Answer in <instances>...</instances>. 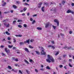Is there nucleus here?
<instances>
[{
  "label": "nucleus",
  "mask_w": 74,
  "mask_h": 74,
  "mask_svg": "<svg viewBox=\"0 0 74 74\" xmlns=\"http://www.w3.org/2000/svg\"><path fill=\"white\" fill-rule=\"evenodd\" d=\"M52 27H53V28L54 29H56V26L52 25Z\"/></svg>",
  "instance_id": "40"
},
{
  "label": "nucleus",
  "mask_w": 74,
  "mask_h": 74,
  "mask_svg": "<svg viewBox=\"0 0 74 74\" xmlns=\"http://www.w3.org/2000/svg\"><path fill=\"white\" fill-rule=\"evenodd\" d=\"M48 59H46V61L49 63H51V62L53 63L54 62V60L53 56H50L49 54L47 55Z\"/></svg>",
  "instance_id": "1"
},
{
  "label": "nucleus",
  "mask_w": 74,
  "mask_h": 74,
  "mask_svg": "<svg viewBox=\"0 0 74 74\" xmlns=\"http://www.w3.org/2000/svg\"><path fill=\"white\" fill-rule=\"evenodd\" d=\"M24 5H29L28 4V3H27L25 2V3H24Z\"/></svg>",
  "instance_id": "37"
},
{
  "label": "nucleus",
  "mask_w": 74,
  "mask_h": 74,
  "mask_svg": "<svg viewBox=\"0 0 74 74\" xmlns=\"http://www.w3.org/2000/svg\"><path fill=\"white\" fill-rule=\"evenodd\" d=\"M13 8H14V9H16V8H17V7H16L15 5H13Z\"/></svg>",
  "instance_id": "20"
},
{
  "label": "nucleus",
  "mask_w": 74,
  "mask_h": 74,
  "mask_svg": "<svg viewBox=\"0 0 74 74\" xmlns=\"http://www.w3.org/2000/svg\"><path fill=\"white\" fill-rule=\"evenodd\" d=\"M13 47V45H11V46L10 45H8V47L9 48H11L12 47Z\"/></svg>",
  "instance_id": "17"
},
{
  "label": "nucleus",
  "mask_w": 74,
  "mask_h": 74,
  "mask_svg": "<svg viewBox=\"0 0 74 74\" xmlns=\"http://www.w3.org/2000/svg\"><path fill=\"white\" fill-rule=\"evenodd\" d=\"M5 33H6V34H8V35H10V33H8V32L7 31Z\"/></svg>",
  "instance_id": "23"
},
{
  "label": "nucleus",
  "mask_w": 74,
  "mask_h": 74,
  "mask_svg": "<svg viewBox=\"0 0 74 74\" xmlns=\"http://www.w3.org/2000/svg\"><path fill=\"white\" fill-rule=\"evenodd\" d=\"M59 51H57V52L55 54V55L56 56H57L58 55V54H59Z\"/></svg>",
  "instance_id": "22"
},
{
  "label": "nucleus",
  "mask_w": 74,
  "mask_h": 74,
  "mask_svg": "<svg viewBox=\"0 0 74 74\" xmlns=\"http://www.w3.org/2000/svg\"><path fill=\"white\" fill-rule=\"evenodd\" d=\"M66 3V1H63L62 2V3H63V5H64V3Z\"/></svg>",
  "instance_id": "33"
},
{
  "label": "nucleus",
  "mask_w": 74,
  "mask_h": 74,
  "mask_svg": "<svg viewBox=\"0 0 74 74\" xmlns=\"http://www.w3.org/2000/svg\"><path fill=\"white\" fill-rule=\"evenodd\" d=\"M24 27H25V28L27 27V25L26 24H24Z\"/></svg>",
  "instance_id": "25"
},
{
  "label": "nucleus",
  "mask_w": 74,
  "mask_h": 74,
  "mask_svg": "<svg viewBox=\"0 0 74 74\" xmlns=\"http://www.w3.org/2000/svg\"><path fill=\"white\" fill-rule=\"evenodd\" d=\"M13 60L15 62H18V59L17 58L15 59L14 58H13Z\"/></svg>",
  "instance_id": "10"
},
{
  "label": "nucleus",
  "mask_w": 74,
  "mask_h": 74,
  "mask_svg": "<svg viewBox=\"0 0 74 74\" xmlns=\"http://www.w3.org/2000/svg\"><path fill=\"white\" fill-rule=\"evenodd\" d=\"M40 70H41L42 71H44V69H43V68H42L41 69H40Z\"/></svg>",
  "instance_id": "61"
},
{
  "label": "nucleus",
  "mask_w": 74,
  "mask_h": 74,
  "mask_svg": "<svg viewBox=\"0 0 74 74\" xmlns=\"http://www.w3.org/2000/svg\"><path fill=\"white\" fill-rule=\"evenodd\" d=\"M72 60L71 59H69V62H72Z\"/></svg>",
  "instance_id": "60"
},
{
  "label": "nucleus",
  "mask_w": 74,
  "mask_h": 74,
  "mask_svg": "<svg viewBox=\"0 0 74 74\" xmlns=\"http://www.w3.org/2000/svg\"><path fill=\"white\" fill-rule=\"evenodd\" d=\"M35 52L36 53H37V55H40V52H39V51H36Z\"/></svg>",
  "instance_id": "18"
},
{
  "label": "nucleus",
  "mask_w": 74,
  "mask_h": 74,
  "mask_svg": "<svg viewBox=\"0 0 74 74\" xmlns=\"http://www.w3.org/2000/svg\"><path fill=\"white\" fill-rule=\"evenodd\" d=\"M44 6H43V7H42L41 10H42V11L43 12L44 11Z\"/></svg>",
  "instance_id": "19"
},
{
  "label": "nucleus",
  "mask_w": 74,
  "mask_h": 74,
  "mask_svg": "<svg viewBox=\"0 0 74 74\" xmlns=\"http://www.w3.org/2000/svg\"><path fill=\"white\" fill-rule=\"evenodd\" d=\"M48 4V3L47 2L45 3H44V5H47Z\"/></svg>",
  "instance_id": "44"
},
{
  "label": "nucleus",
  "mask_w": 74,
  "mask_h": 74,
  "mask_svg": "<svg viewBox=\"0 0 74 74\" xmlns=\"http://www.w3.org/2000/svg\"><path fill=\"white\" fill-rule=\"evenodd\" d=\"M22 36V35H18V37H21Z\"/></svg>",
  "instance_id": "55"
},
{
  "label": "nucleus",
  "mask_w": 74,
  "mask_h": 74,
  "mask_svg": "<svg viewBox=\"0 0 74 74\" xmlns=\"http://www.w3.org/2000/svg\"><path fill=\"white\" fill-rule=\"evenodd\" d=\"M72 6H74V3H72L71 4Z\"/></svg>",
  "instance_id": "57"
},
{
  "label": "nucleus",
  "mask_w": 74,
  "mask_h": 74,
  "mask_svg": "<svg viewBox=\"0 0 74 74\" xmlns=\"http://www.w3.org/2000/svg\"><path fill=\"white\" fill-rule=\"evenodd\" d=\"M60 66V68H62L63 67L62 65H60V66Z\"/></svg>",
  "instance_id": "29"
},
{
  "label": "nucleus",
  "mask_w": 74,
  "mask_h": 74,
  "mask_svg": "<svg viewBox=\"0 0 74 74\" xmlns=\"http://www.w3.org/2000/svg\"><path fill=\"white\" fill-rule=\"evenodd\" d=\"M13 49H16V47H13Z\"/></svg>",
  "instance_id": "64"
},
{
  "label": "nucleus",
  "mask_w": 74,
  "mask_h": 74,
  "mask_svg": "<svg viewBox=\"0 0 74 74\" xmlns=\"http://www.w3.org/2000/svg\"><path fill=\"white\" fill-rule=\"evenodd\" d=\"M42 4V3H39L38 5H39V6H38V8H40L41 7V5Z\"/></svg>",
  "instance_id": "12"
},
{
  "label": "nucleus",
  "mask_w": 74,
  "mask_h": 74,
  "mask_svg": "<svg viewBox=\"0 0 74 74\" xmlns=\"http://www.w3.org/2000/svg\"><path fill=\"white\" fill-rule=\"evenodd\" d=\"M26 72L27 73V74H29V73L28 72L29 71L27 70H26Z\"/></svg>",
  "instance_id": "42"
},
{
  "label": "nucleus",
  "mask_w": 74,
  "mask_h": 74,
  "mask_svg": "<svg viewBox=\"0 0 74 74\" xmlns=\"http://www.w3.org/2000/svg\"><path fill=\"white\" fill-rule=\"evenodd\" d=\"M11 13H13V12H14V11H13V10H11Z\"/></svg>",
  "instance_id": "63"
},
{
  "label": "nucleus",
  "mask_w": 74,
  "mask_h": 74,
  "mask_svg": "<svg viewBox=\"0 0 74 74\" xmlns=\"http://www.w3.org/2000/svg\"><path fill=\"white\" fill-rule=\"evenodd\" d=\"M35 71L37 73L38 72V71L36 69H35Z\"/></svg>",
  "instance_id": "41"
},
{
  "label": "nucleus",
  "mask_w": 74,
  "mask_h": 74,
  "mask_svg": "<svg viewBox=\"0 0 74 74\" xmlns=\"http://www.w3.org/2000/svg\"><path fill=\"white\" fill-rule=\"evenodd\" d=\"M33 62V60L32 59H30L29 60V62Z\"/></svg>",
  "instance_id": "52"
},
{
  "label": "nucleus",
  "mask_w": 74,
  "mask_h": 74,
  "mask_svg": "<svg viewBox=\"0 0 74 74\" xmlns=\"http://www.w3.org/2000/svg\"><path fill=\"white\" fill-rule=\"evenodd\" d=\"M67 48L68 49H71V47H67Z\"/></svg>",
  "instance_id": "36"
},
{
  "label": "nucleus",
  "mask_w": 74,
  "mask_h": 74,
  "mask_svg": "<svg viewBox=\"0 0 74 74\" xmlns=\"http://www.w3.org/2000/svg\"><path fill=\"white\" fill-rule=\"evenodd\" d=\"M36 22V21L35 20L33 21L32 22V24H34V23Z\"/></svg>",
  "instance_id": "49"
},
{
  "label": "nucleus",
  "mask_w": 74,
  "mask_h": 74,
  "mask_svg": "<svg viewBox=\"0 0 74 74\" xmlns=\"http://www.w3.org/2000/svg\"><path fill=\"white\" fill-rule=\"evenodd\" d=\"M30 20L31 21H33V19L32 18H31L30 19Z\"/></svg>",
  "instance_id": "62"
},
{
  "label": "nucleus",
  "mask_w": 74,
  "mask_h": 74,
  "mask_svg": "<svg viewBox=\"0 0 74 74\" xmlns=\"http://www.w3.org/2000/svg\"><path fill=\"white\" fill-rule=\"evenodd\" d=\"M9 25H10V24H8V25H7L6 27H9Z\"/></svg>",
  "instance_id": "46"
},
{
  "label": "nucleus",
  "mask_w": 74,
  "mask_h": 74,
  "mask_svg": "<svg viewBox=\"0 0 74 74\" xmlns=\"http://www.w3.org/2000/svg\"><path fill=\"white\" fill-rule=\"evenodd\" d=\"M27 10V8L26 7L24 8V9H23V10L24 12H25Z\"/></svg>",
  "instance_id": "21"
},
{
  "label": "nucleus",
  "mask_w": 74,
  "mask_h": 74,
  "mask_svg": "<svg viewBox=\"0 0 74 74\" xmlns=\"http://www.w3.org/2000/svg\"><path fill=\"white\" fill-rule=\"evenodd\" d=\"M18 26L19 27H20V28H21L22 27L21 25H18Z\"/></svg>",
  "instance_id": "30"
},
{
  "label": "nucleus",
  "mask_w": 74,
  "mask_h": 74,
  "mask_svg": "<svg viewBox=\"0 0 74 74\" xmlns=\"http://www.w3.org/2000/svg\"><path fill=\"white\" fill-rule=\"evenodd\" d=\"M5 51L8 55V54L10 53V49H8L7 48H5Z\"/></svg>",
  "instance_id": "3"
},
{
  "label": "nucleus",
  "mask_w": 74,
  "mask_h": 74,
  "mask_svg": "<svg viewBox=\"0 0 74 74\" xmlns=\"http://www.w3.org/2000/svg\"><path fill=\"white\" fill-rule=\"evenodd\" d=\"M24 43L23 42H20V45H24Z\"/></svg>",
  "instance_id": "24"
},
{
  "label": "nucleus",
  "mask_w": 74,
  "mask_h": 74,
  "mask_svg": "<svg viewBox=\"0 0 74 74\" xmlns=\"http://www.w3.org/2000/svg\"><path fill=\"white\" fill-rule=\"evenodd\" d=\"M69 66L70 67H72V66L71 65L70 63L69 64Z\"/></svg>",
  "instance_id": "47"
},
{
  "label": "nucleus",
  "mask_w": 74,
  "mask_h": 74,
  "mask_svg": "<svg viewBox=\"0 0 74 74\" xmlns=\"http://www.w3.org/2000/svg\"><path fill=\"white\" fill-rule=\"evenodd\" d=\"M47 69L48 70H49L50 69V68H49V67L48 66L47 67Z\"/></svg>",
  "instance_id": "38"
},
{
  "label": "nucleus",
  "mask_w": 74,
  "mask_h": 74,
  "mask_svg": "<svg viewBox=\"0 0 74 74\" xmlns=\"http://www.w3.org/2000/svg\"><path fill=\"white\" fill-rule=\"evenodd\" d=\"M6 21H8V19H6V20H3V22H5Z\"/></svg>",
  "instance_id": "45"
},
{
  "label": "nucleus",
  "mask_w": 74,
  "mask_h": 74,
  "mask_svg": "<svg viewBox=\"0 0 74 74\" xmlns=\"http://www.w3.org/2000/svg\"><path fill=\"white\" fill-rule=\"evenodd\" d=\"M8 68L9 69L11 70L12 69V67L10 66H8Z\"/></svg>",
  "instance_id": "16"
},
{
  "label": "nucleus",
  "mask_w": 74,
  "mask_h": 74,
  "mask_svg": "<svg viewBox=\"0 0 74 74\" xmlns=\"http://www.w3.org/2000/svg\"><path fill=\"white\" fill-rule=\"evenodd\" d=\"M49 23H47V24H46L45 27L46 28L48 27L49 25Z\"/></svg>",
  "instance_id": "11"
},
{
  "label": "nucleus",
  "mask_w": 74,
  "mask_h": 74,
  "mask_svg": "<svg viewBox=\"0 0 74 74\" xmlns=\"http://www.w3.org/2000/svg\"><path fill=\"white\" fill-rule=\"evenodd\" d=\"M3 47H4V46L1 45V46H0V47L1 48H3Z\"/></svg>",
  "instance_id": "54"
},
{
  "label": "nucleus",
  "mask_w": 74,
  "mask_h": 74,
  "mask_svg": "<svg viewBox=\"0 0 74 74\" xmlns=\"http://www.w3.org/2000/svg\"><path fill=\"white\" fill-rule=\"evenodd\" d=\"M22 22V21L20 20H18L17 22Z\"/></svg>",
  "instance_id": "28"
},
{
  "label": "nucleus",
  "mask_w": 74,
  "mask_h": 74,
  "mask_svg": "<svg viewBox=\"0 0 74 74\" xmlns=\"http://www.w3.org/2000/svg\"><path fill=\"white\" fill-rule=\"evenodd\" d=\"M16 3L18 4H19L20 3V2H19V1H16Z\"/></svg>",
  "instance_id": "27"
},
{
  "label": "nucleus",
  "mask_w": 74,
  "mask_h": 74,
  "mask_svg": "<svg viewBox=\"0 0 74 74\" xmlns=\"http://www.w3.org/2000/svg\"><path fill=\"white\" fill-rule=\"evenodd\" d=\"M68 48L66 46H65V47H63V48L64 49H66V48Z\"/></svg>",
  "instance_id": "35"
},
{
  "label": "nucleus",
  "mask_w": 74,
  "mask_h": 74,
  "mask_svg": "<svg viewBox=\"0 0 74 74\" xmlns=\"http://www.w3.org/2000/svg\"><path fill=\"white\" fill-rule=\"evenodd\" d=\"M58 59L59 60H62V58L61 57H59V58H58Z\"/></svg>",
  "instance_id": "32"
},
{
  "label": "nucleus",
  "mask_w": 74,
  "mask_h": 74,
  "mask_svg": "<svg viewBox=\"0 0 74 74\" xmlns=\"http://www.w3.org/2000/svg\"><path fill=\"white\" fill-rule=\"evenodd\" d=\"M24 62L27 64H29V62L26 59L24 60Z\"/></svg>",
  "instance_id": "15"
},
{
  "label": "nucleus",
  "mask_w": 74,
  "mask_h": 74,
  "mask_svg": "<svg viewBox=\"0 0 74 74\" xmlns=\"http://www.w3.org/2000/svg\"><path fill=\"white\" fill-rule=\"evenodd\" d=\"M13 42H16V40L15 39H13Z\"/></svg>",
  "instance_id": "34"
},
{
  "label": "nucleus",
  "mask_w": 74,
  "mask_h": 74,
  "mask_svg": "<svg viewBox=\"0 0 74 74\" xmlns=\"http://www.w3.org/2000/svg\"><path fill=\"white\" fill-rule=\"evenodd\" d=\"M52 9H54V10H52V9H51L50 10V11H53V13H55L56 12V8H52Z\"/></svg>",
  "instance_id": "7"
},
{
  "label": "nucleus",
  "mask_w": 74,
  "mask_h": 74,
  "mask_svg": "<svg viewBox=\"0 0 74 74\" xmlns=\"http://www.w3.org/2000/svg\"><path fill=\"white\" fill-rule=\"evenodd\" d=\"M54 22L57 23V26H58L59 25V22H58V21L56 19H55L54 20Z\"/></svg>",
  "instance_id": "5"
},
{
  "label": "nucleus",
  "mask_w": 74,
  "mask_h": 74,
  "mask_svg": "<svg viewBox=\"0 0 74 74\" xmlns=\"http://www.w3.org/2000/svg\"><path fill=\"white\" fill-rule=\"evenodd\" d=\"M8 43H9V44H10L11 43H12V42L10 41H9L8 42Z\"/></svg>",
  "instance_id": "51"
},
{
  "label": "nucleus",
  "mask_w": 74,
  "mask_h": 74,
  "mask_svg": "<svg viewBox=\"0 0 74 74\" xmlns=\"http://www.w3.org/2000/svg\"><path fill=\"white\" fill-rule=\"evenodd\" d=\"M24 50H25V51L27 53H29V51L28 50V48H24Z\"/></svg>",
  "instance_id": "9"
},
{
  "label": "nucleus",
  "mask_w": 74,
  "mask_h": 74,
  "mask_svg": "<svg viewBox=\"0 0 74 74\" xmlns=\"http://www.w3.org/2000/svg\"><path fill=\"white\" fill-rule=\"evenodd\" d=\"M34 40L33 39H31L30 40V42H33V41H34Z\"/></svg>",
  "instance_id": "48"
},
{
  "label": "nucleus",
  "mask_w": 74,
  "mask_h": 74,
  "mask_svg": "<svg viewBox=\"0 0 74 74\" xmlns=\"http://www.w3.org/2000/svg\"><path fill=\"white\" fill-rule=\"evenodd\" d=\"M66 13H72V14H73L74 13V12L72 11L71 10H68L66 12Z\"/></svg>",
  "instance_id": "4"
},
{
  "label": "nucleus",
  "mask_w": 74,
  "mask_h": 74,
  "mask_svg": "<svg viewBox=\"0 0 74 74\" xmlns=\"http://www.w3.org/2000/svg\"><path fill=\"white\" fill-rule=\"evenodd\" d=\"M1 55H2V56H5V54H4L3 53H1Z\"/></svg>",
  "instance_id": "43"
},
{
  "label": "nucleus",
  "mask_w": 74,
  "mask_h": 74,
  "mask_svg": "<svg viewBox=\"0 0 74 74\" xmlns=\"http://www.w3.org/2000/svg\"><path fill=\"white\" fill-rule=\"evenodd\" d=\"M48 47L49 48L51 47L52 49H55V47L53 46H52L51 45H49L48 46Z\"/></svg>",
  "instance_id": "6"
},
{
  "label": "nucleus",
  "mask_w": 74,
  "mask_h": 74,
  "mask_svg": "<svg viewBox=\"0 0 74 74\" xmlns=\"http://www.w3.org/2000/svg\"><path fill=\"white\" fill-rule=\"evenodd\" d=\"M29 48H30L31 49H33L34 48L33 47H32V46L30 45L29 46Z\"/></svg>",
  "instance_id": "26"
},
{
  "label": "nucleus",
  "mask_w": 74,
  "mask_h": 74,
  "mask_svg": "<svg viewBox=\"0 0 74 74\" xmlns=\"http://www.w3.org/2000/svg\"><path fill=\"white\" fill-rule=\"evenodd\" d=\"M51 43H52L53 44H54V41H51Z\"/></svg>",
  "instance_id": "58"
},
{
  "label": "nucleus",
  "mask_w": 74,
  "mask_h": 74,
  "mask_svg": "<svg viewBox=\"0 0 74 74\" xmlns=\"http://www.w3.org/2000/svg\"><path fill=\"white\" fill-rule=\"evenodd\" d=\"M30 42V40L29 39L28 40H27L26 41H24V43L26 44L27 43H29Z\"/></svg>",
  "instance_id": "8"
},
{
  "label": "nucleus",
  "mask_w": 74,
  "mask_h": 74,
  "mask_svg": "<svg viewBox=\"0 0 74 74\" xmlns=\"http://www.w3.org/2000/svg\"><path fill=\"white\" fill-rule=\"evenodd\" d=\"M63 56L64 58H66V57L67 56V55H63Z\"/></svg>",
  "instance_id": "31"
},
{
  "label": "nucleus",
  "mask_w": 74,
  "mask_h": 74,
  "mask_svg": "<svg viewBox=\"0 0 74 74\" xmlns=\"http://www.w3.org/2000/svg\"><path fill=\"white\" fill-rule=\"evenodd\" d=\"M8 40H10L11 38H10V37H8Z\"/></svg>",
  "instance_id": "50"
},
{
  "label": "nucleus",
  "mask_w": 74,
  "mask_h": 74,
  "mask_svg": "<svg viewBox=\"0 0 74 74\" xmlns=\"http://www.w3.org/2000/svg\"><path fill=\"white\" fill-rule=\"evenodd\" d=\"M72 34V31H70L69 32V34Z\"/></svg>",
  "instance_id": "39"
},
{
  "label": "nucleus",
  "mask_w": 74,
  "mask_h": 74,
  "mask_svg": "<svg viewBox=\"0 0 74 74\" xmlns=\"http://www.w3.org/2000/svg\"><path fill=\"white\" fill-rule=\"evenodd\" d=\"M41 49L42 50L40 53H41V55H46V52H44V51L45 50V49H44V48L42 47H41Z\"/></svg>",
  "instance_id": "2"
},
{
  "label": "nucleus",
  "mask_w": 74,
  "mask_h": 74,
  "mask_svg": "<svg viewBox=\"0 0 74 74\" xmlns=\"http://www.w3.org/2000/svg\"><path fill=\"white\" fill-rule=\"evenodd\" d=\"M37 30H42V28H41V27H37Z\"/></svg>",
  "instance_id": "13"
},
{
  "label": "nucleus",
  "mask_w": 74,
  "mask_h": 74,
  "mask_svg": "<svg viewBox=\"0 0 74 74\" xmlns=\"http://www.w3.org/2000/svg\"><path fill=\"white\" fill-rule=\"evenodd\" d=\"M21 15H22V16H25V13H23V14H22Z\"/></svg>",
  "instance_id": "59"
},
{
  "label": "nucleus",
  "mask_w": 74,
  "mask_h": 74,
  "mask_svg": "<svg viewBox=\"0 0 74 74\" xmlns=\"http://www.w3.org/2000/svg\"><path fill=\"white\" fill-rule=\"evenodd\" d=\"M29 15H30V13H29V12L27 13V16H29Z\"/></svg>",
  "instance_id": "56"
},
{
  "label": "nucleus",
  "mask_w": 74,
  "mask_h": 74,
  "mask_svg": "<svg viewBox=\"0 0 74 74\" xmlns=\"http://www.w3.org/2000/svg\"><path fill=\"white\" fill-rule=\"evenodd\" d=\"M6 2H4V3L2 4V6L3 7L5 6V5H6Z\"/></svg>",
  "instance_id": "14"
},
{
  "label": "nucleus",
  "mask_w": 74,
  "mask_h": 74,
  "mask_svg": "<svg viewBox=\"0 0 74 74\" xmlns=\"http://www.w3.org/2000/svg\"><path fill=\"white\" fill-rule=\"evenodd\" d=\"M37 16V14H35V15H33V17H34V16Z\"/></svg>",
  "instance_id": "53"
}]
</instances>
